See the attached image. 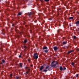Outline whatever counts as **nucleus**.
<instances>
[{
	"label": "nucleus",
	"instance_id": "nucleus-1",
	"mask_svg": "<svg viewBox=\"0 0 79 79\" xmlns=\"http://www.w3.org/2000/svg\"><path fill=\"white\" fill-rule=\"evenodd\" d=\"M54 63H55V61H53L52 62L51 64V66L52 67H55L56 66V64H58V63L57 62L56 64H54Z\"/></svg>",
	"mask_w": 79,
	"mask_h": 79
},
{
	"label": "nucleus",
	"instance_id": "nucleus-2",
	"mask_svg": "<svg viewBox=\"0 0 79 79\" xmlns=\"http://www.w3.org/2000/svg\"><path fill=\"white\" fill-rule=\"evenodd\" d=\"M33 57L35 59H37L39 58V56L37 53H35L33 55Z\"/></svg>",
	"mask_w": 79,
	"mask_h": 79
},
{
	"label": "nucleus",
	"instance_id": "nucleus-3",
	"mask_svg": "<svg viewBox=\"0 0 79 79\" xmlns=\"http://www.w3.org/2000/svg\"><path fill=\"white\" fill-rule=\"evenodd\" d=\"M53 49L54 51H56L57 50H59V48L57 46H55L54 47Z\"/></svg>",
	"mask_w": 79,
	"mask_h": 79
},
{
	"label": "nucleus",
	"instance_id": "nucleus-4",
	"mask_svg": "<svg viewBox=\"0 0 79 79\" xmlns=\"http://www.w3.org/2000/svg\"><path fill=\"white\" fill-rule=\"evenodd\" d=\"M2 32H1V34L3 35H5V30L3 29L2 30Z\"/></svg>",
	"mask_w": 79,
	"mask_h": 79
},
{
	"label": "nucleus",
	"instance_id": "nucleus-5",
	"mask_svg": "<svg viewBox=\"0 0 79 79\" xmlns=\"http://www.w3.org/2000/svg\"><path fill=\"white\" fill-rule=\"evenodd\" d=\"M50 66L49 65H47V67L45 68V69H48V71H50Z\"/></svg>",
	"mask_w": 79,
	"mask_h": 79
},
{
	"label": "nucleus",
	"instance_id": "nucleus-6",
	"mask_svg": "<svg viewBox=\"0 0 79 79\" xmlns=\"http://www.w3.org/2000/svg\"><path fill=\"white\" fill-rule=\"evenodd\" d=\"M44 68V66L42 65L41 66V67L40 68V71H42V69Z\"/></svg>",
	"mask_w": 79,
	"mask_h": 79
},
{
	"label": "nucleus",
	"instance_id": "nucleus-7",
	"mask_svg": "<svg viewBox=\"0 0 79 79\" xmlns=\"http://www.w3.org/2000/svg\"><path fill=\"white\" fill-rule=\"evenodd\" d=\"M77 26H79V21H77L75 23Z\"/></svg>",
	"mask_w": 79,
	"mask_h": 79
},
{
	"label": "nucleus",
	"instance_id": "nucleus-8",
	"mask_svg": "<svg viewBox=\"0 0 79 79\" xmlns=\"http://www.w3.org/2000/svg\"><path fill=\"white\" fill-rule=\"evenodd\" d=\"M43 50H47L48 48L47 46H44L43 48Z\"/></svg>",
	"mask_w": 79,
	"mask_h": 79
},
{
	"label": "nucleus",
	"instance_id": "nucleus-9",
	"mask_svg": "<svg viewBox=\"0 0 79 79\" xmlns=\"http://www.w3.org/2000/svg\"><path fill=\"white\" fill-rule=\"evenodd\" d=\"M33 14V13L32 12L28 13H27V15L29 16H31V15H32Z\"/></svg>",
	"mask_w": 79,
	"mask_h": 79
},
{
	"label": "nucleus",
	"instance_id": "nucleus-10",
	"mask_svg": "<svg viewBox=\"0 0 79 79\" xmlns=\"http://www.w3.org/2000/svg\"><path fill=\"white\" fill-rule=\"evenodd\" d=\"M59 68L60 71H63V70H64V69H63L62 66L60 67Z\"/></svg>",
	"mask_w": 79,
	"mask_h": 79
},
{
	"label": "nucleus",
	"instance_id": "nucleus-11",
	"mask_svg": "<svg viewBox=\"0 0 79 79\" xmlns=\"http://www.w3.org/2000/svg\"><path fill=\"white\" fill-rule=\"evenodd\" d=\"M74 52V50H71L68 52V53H72V52Z\"/></svg>",
	"mask_w": 79,
	"mask_h": 79
},
{
	"label": "nucleus",
	"instance_id": "nucleus-12",
	"mask_svg": "<svg viewBox=\"0 0 79 79\" xmlns=\"http://www.w3.org/2000/svg\"><path fill=\"white\" fill-rule=\"evenodd\" d=\"M23 42L25 43V44H26V43L27 42V39L23 41Z\"/></svg>",
	"mask_w": 79,
	"mask_h": 79
},
{
	"label": "nucleus",
	"instance_id": "nucleus-13",
	"mask_svg": "<svg viewBox=\"0 0 79 79\" xmlns=\"http://www.w3.org/2000/svg\"><path fill=\"white\" fill-rule=\"evenodd\" d=\"M2 62H1V64H2V63H5V61L4 60H2Z\"/></svg>",
	"mask_w": 79,
	"mask_h": 79
},
{
	"label": "nucleus",
	"instance_id": "nucleus-14",
	"mask_svg": "<svg viewBox=\"0 0 79 79\" xmlns=\"http://www.w3.org/2000/svg\"><path fill=\"white\" fill-rule=\"evenodd\" d=\"M63 44L64 45H65L67 44V42L66 41H65L64 42H63Z\"/></svg>",
	"mask_w": 79,
	"mask_h": 79
},
{
	"label": "nucleus",
	"instance_id": "nucleus-15",
	"mask_svg": "<svg viewBox=\"0 0 79 79\" xmlns=\"http://www.w3.org/2000/svg\"><path fill=\"white\" fill-rule=\"evenodd\" d=\"M22 15V13L21 12H19L18 14V15L19 16H21Z\"/></svg>",
	"mask_w": 79,
	"mask_h": 79
},
{
	"label": "nucleus",
	"instance_id": "nucleus-16",
	"mask_svg": "<svg viewBox=\"0 0 79 79\" xmlns=\"http://www.w3.org/2000/svg\"><path fill=\"white\" fill-rule=\"evenodd\" d=\"M48 71V70L44 69L43 70V72H47Z\"/></svg>",
	"mask_w": 79,
	"mask_h": 79
},
{
	"label": "nucleus",
	"instance_id": "nucleus-17",
	"mask_svg": "<svg viewBox=\"0 0 79 79\" xmlns=\"http://www.w3.org/2000/svg\"><path fill=\"white\" fill-rule=\"evenodd\" d=\"M19 65L21 68H22L23 66L22 65V64L21 63H19Z\"/></svg>",
	"mask_w": 79,
	"mask_h": 79
},
{
	"label": "nucleus",
	"instance_id": "nucleus-18",
	"mask_svg": "<svg viewBox=\"0 0 79 79\" xmlns=\"http://www.w3.org/2000/svg\"><path fill=\"white\" fill-rule=\"evenodd\" d=\"M73 17H70L69 18V19H73Z\"/></svg>",
	"mask_w": 79,
	"mask_h": 79
},
{
	"label": "nucleus",
	"instance_id": "nucleus-19",
	"mask_svg": "<svg viewBox=\"0 0 79 79\" xmlns=\"http://www.w3.org/2000/svg\"><path fill=\"white\" fill-rule=\"evenodd\" d=\"M58 11H61V8H59L58 9Z\"/></svg>",
	"mask_w": 79,
	"mask_h": 79
},
{
	"label": "nucleus",
	"instance_id": "nucleus-20",
	"mask_svg": "<svg viewBox=\"0 0 79 79\" xmlns=\"http://www.w3.org/2000/svg\"><path fill=\"white\" fill-rule=\"evenodd\" d=\"M44 2H49L50 1V0H44Z\"/></svg>",
	"mask_w": 79,
	"mask_h": 79
},
{
	"label": "nucleus",
	"instance_id": "nucleus-21",
	"mask_svg": "<svg viewBox=\"0 0 79 79\" xmlns=\"http://www.w3.org/2000/svg\"><path fill=\"white\" fill-rule=\"evenodd\" d=\"M48 52V50H45V53H47V52Z\"/></svg>",
	"mask_w": 79,
	"mask_h": 79
},
{
	"label": "nucleus",
	"instance_id": "nucleus-22",
	"mask_svg": "<svg viewBox=\"0 0 79 79\" xmlns=\"http://www.w3.org/2000/svg\"><path fill=\"white\" fill-rule=\"evenodd\" d=\"M74 62H73L72 63V64L73 66H74Z\"/></svg>",
	"mask_w": 79,
	"mask_h": 79
},
{
	"label": "nucleus",
	"instance_id": "nucleus-23",
	"mask_svg": "<svg viewBox=\"0 0 79 79\" xmlns=\"http://www.w3.org/2000/svg\"><path fill=\"white\" fill-rule=\"evenodd\" d=\"M19 58H22V56L21 55H19Z\"/></svg>",
	"mask_w": 79,
	"mask_h": 79
},
{
	"label": "nucleus",
	"instance_id": "nucleus-24",
	"mask_svg": "<svg viewBox=\"0 0 79 79\" xmlns=\"http://www.w3.org/2000/svg\"><path fill=\"white\" fill-rule=\"evenodd\" d=\"M73 38L74 39H76V36H74Z\"/></svg>",
	"mask_w": 79,
	"mask_h": 79
},
{
	"label": "nucleus",
	"instance_id": "nucleus-25",
	"mask_svg": "<svg viewBox=\"0 0 79 79\" xmlns=\"http://www.w3.org/2000/svg\"><path fill=\"white\" fill-rule=\"evenodd\" d=\"M78 76H79V74H76V77H78Z\"/></svg>",
	"mask_w": 79,
	"mask_h": 79
},
{
	"label": "nucleus",
	"instance_id": "nucleus-26",
	"mask_svg": "<svg viewBox=\"0 0 79 79\" xmlns=\"http://www.w3.org/2000/svg\"><path fill=\"white\" fill-rule=\"evenodd\" d=\"M24 48H25V49L27 48V47H26V46H24Z\"/></svg>",
	"mask_w": 79,
	"mask_h": 79
},
{
	"label": "nucleus",
	"instance_id": "nucleus-27",
	"mask_svg": "<svg viewBox=\"0 0 79 79\" xmlns=\"http://www.w3.org/2000/svg\"><path fill=\"white\" fill-rule=\"evenodd\" d=\"M63 69H64V70H65V69H66V68L65 67H64Z\"/></svg>",
	"mask_w": 79,
	"mask_h": 79
},
{
	"label": "nucleus",
	"instance_id": "nucleus-28",
	"mask_svg": "<svg viewBox=\"0 0 79 79\" xmlns=\"http://www.w3.org/2000/svg\"><path fill=\"white\" fill-rule=\"evenodd\" d=\"M12 76H13V75H12V74H10V77H12Z\"/></svg>",
	"mask_w": 79,
	"mask_h": 79
},
{
	"label": "nucleus",
	"instance_id": "nucleus-29",
	"mask_svg": "<svg viewBox=\"0 0 79 79\" xmlns=\"http://www.w3.org/2000/svg\"><path fill=\"white\" fill-rule=\"evenodd\" d=\"M49 20H50V21H51V20H52V18H51L49 19Z\"/></svg>",
	"mask_w": 79,
	"mask_h": 79
},
{
	"label": "nucleus",
	"instance_id": "nucleus-30",
	"mask_svg": "<svg viewBox=\"0 0 79 79\" xmlns=\"http://www.w3.org/2000/svg\"><path fill=\"white\" fill-rule=\"evenodd\" d=\"M15 24H12V26L14 27V26H15Z\"/></svg>",
	"mask_w": 79,
	"mask_h": 79
},
{
	"label": "nucleus",
	"instance_id": "nucleus-31",
	"mask_svg": "<svg viewBox=\"0 0 79 79\" xmlns=\"http://www.w3.org/2000/svg\"><path fill=\"white\" fill-rule=\"evenodd\" d=\"M16 79H19V77H16Z\"/></svg>",
	"mask_w": 79,
	"mask_h": 79
},
{
	"label": "nucleus",
	"instance_id": "nucleus-32",
	"mask_svg": "<svg viewBox=\"0 0 79 79\" xmlns=\"http://www.w3.org/2000/svg\"><path fill=\"white\" fill-rule=\"evenodd\" d=\"M28 71H30V70H31V69H28ZM28 71V72H29V71Z\"/></svg>",
	"mask_w": 79,
	"mask_h": 79
},
{
	"label": "nucleus",
	"instance_id": "nucleus-33",
	"mask_svg": "<svg viewBox=\"0 0 79 79\" xmlns=\"http://www.w3.org/2000/svg\"><path fill=\"white\" fill-rule=\"evenodd\" d=\"M26 74H28V71H27L26 73Z\"/></svg>",
	"mask_w": 79,
	"mask_h": 79
},
{
	"label": "nucleus",
	"instance_id": "nucleus-34",
	"mask_svg": "<svg viewBox=\"0 0 79 79\" xmlns=\"http://www.w3.org/2000/svg\"><path fill=\"white\" fill-rule=\"evenodd\" d=\"M77 32H79V29H78V30H77Z\"/></svg>",
	"mask_w": 79,
	"mask_h": 79
},
{
	"label": "nucleus",
	"instance_id": "nucleus-35",
	"mask_svg": "<svg viewBox=\"0 0 79 79\" xmlns=\"http://www.w3.org/2000/svg\"><path fill=\"white\" fill-rule=\"evenodd\" d=\"M28 61H30V60H29V59H28Z\"/></svg>",
	"mask_w": 79,
	"mask_h": 79
},
{
	"label": "nucleus",
	"instance_id": "nucleus-36",
	"mask_svg": "<svg viewBox=\"0 0 79 79\" xmlns=\"http://www.w3.org/2000/svg\"><path fill=\"white\" fill-rule=\"evenodd\" d=\"M26 69H27V68H28V67H26L25 68Z\"/></svg>",
	"mask_w": 79,
	"mask_h": 79
},
{
	"label": "nucleus",
	"instance_id": "nucleus-37",
	"mask_svg": "<svg viewBox=\"0 0 79 79\" xmlns=\"http://www.w3.org/2000/svg\"><path fill=\"white\" fill-rule=\"evenodd\" d=\"M31 67H32V66H33V65H31Z\"/></svg>",
	"mask_w": 79,
	"mask_h": 79
},
{
	"label": "nucleus",
	"instance_id": "nucleus-38",
	"mask_svg": "<svg viewBox=\"0 0 79 79\" xmlns=\"http://www.w3.org/2000/svg\"><path fill=\"white\" fill-rule=\"evenodd\" d=\"M77 50H78V52H79V49H78Z\"/></svg>",
	"mask_w": 79,
	"mask_h": 79
},
{
	"label": "nucleus",
	"instance_id": "nucleus-39",
	"mask_svg": "<svg viewBox=\"0 0 79 79\" xmlns=\"http://www.w3.org/2000/svg\"><path fill=\"white\" fill-rule=\"evenodd\" d=\"M70 26L71 27V25H70Z\"/></svg>",
	"mask_w": 79,
	"mask_h": 79
},
{
	"label": "nucleus",
	"instance_id": "nucleus-40",
	"mask_svg": "<svg viewBox=\"0 0 79 79\" xmlns=\"http://www.w3.org/2000/svg\"><path fill=\"white\" fill-rule=\"evenodd\" d=\"M1 1H2V0H0V2H1Z\"/></svg>",
	"mask_w": 79,
	"mask_h": 79
},
{
	"label": "nucleus",
	"instance_id": "nucleus-41",
	"mask_svg": "<svg viewBox=\"0 0 79 79\" xmlns=\"http://www.w3.org/2000/svg\"><path fill=\"white\" fill-rule=\"evenodd\" d=\"M78 15H79V12H78Z\"/></svg>",
	"mask_w": 79,
	"mask_h": 79
},
{
	"label": "nucleus",
	"instance_id": "nucleus-42",
	"mask_svg": "<svg viewBox=\"0 0 79 79\" xmlns=\"http://www.w3.org/2000/svg\"><path fill=\"white\" fill-rule=\"evenodd\" d=\"M15 31L16 32V30H15Z\"/></svg>",
	"mask_w": 79,
	"mask_h": 79
},
{
	"label": "nucleus",
	"instance_id": "nucleus-43",
	"mask_svg": "<svg viewBox=\"0 0 79 79\" xmlns=\"http://www.w3.org/2000/svg\"><path fill=\"white\" fill-rule=\"evenodd\" d=\"M44 65H45V64H44Z\"/></svg>",
	"mask_w": 79,
	"mask_h": 79
},
{
	"label": "nucleus",
	"instance_id": "nucleus-44",
	"mask_svg": "<svg viewBox=\"0 0 79 79\" xmlns=\"http://www.w3.org/2000/svg\"><path fill=\"white\" fill-rule=\"evenodd\" d=\"M58 31H59V30H58Z\"/></svg>",
	"mask_w": 79,
	"mask_h": 79
},
{
	"label": "nucleus",
	"instance_id": "nucleus-45",
	"mask_svg": "<svg viewBox=\"0 0 79 79\" xmlns=\"http://www.w3.org/2000/svg\"><path fill=\"white\" fill-rule=\"evenodd\" d=\"M40 1H41V0H40Z\"/></svg>",
	"mask_w": 79,
	"mask_h": 79
}]
</instances>
